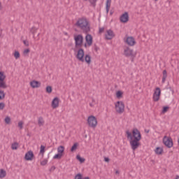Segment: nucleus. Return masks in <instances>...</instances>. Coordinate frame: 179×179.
Listing matches in <instances>:
<instances>
[{
    "label": "nucleus",
    "instance_id": "nucleus-25",
    "mask_svg": "<svg viewBox=\"0 0 179 179\" xmlns=\"http://www.w3.org/2000/svg\"><path fill=\"white\" fill-rule=\"evenodd\" d=\"M18 146H19V143H13L12 145H11V149L13 150H17V148H18Z\"/></svg>",
    "mask_w": 179,
    "mask_h": 179
},
{
    "label": "nucleus",
    "instance_id": "nucleus-32",
    "mask_svg": "<svg viewBox=\"0 0 179 179\" xmlns=\"http://www.w3.org/2000/svg\"><path fill=\"white\" fill-rule=\"evenodd\" d=\"M110 7H111V3H106V13H108V12H110Z\"/></svg>",
    "mask_w": 179,
    "mask_h": 179
},
{
    "label": "nucleus",
    "instance_id": "nucleus-3",
    "mask_svg": "<svg viewBox=\"0 0 179 179\" xmlns=\"http://www.w3.org/2000/svg\"><path fill=\"white\" fill-rule=\"evenodd\" d=\"M76 57L77 59H78V61H80V62H83L85 61L87 64H88V65H90L92 63V57L90 55H85V50L83 48L78 49Z\"/></svg>",
    "mask_w": 179,
    "mask_h": 179
},
{
    "label": "nucleus",
    "instance_id": "nucleus-37",
    "mask_svg": "<svg viewBox=\"0 0 179 179\" xmlns=\"http://www.w3.org/2000/svg\"><path fill=\"white\" fill-rule=\"evenodd\" d=\"M47 163H48V160L44 159L42 162H41V166H45L47 164Z\"/></svg>",
    "mask_w": 179,
    "mask_h": 179
},
{
    "label": "nucleus",
    "instance_id": "nucleus-31",
    "mask_svg": "<svg viewBox=\"0 0 179 179\" xmlns=\"http://www.w3.org/2000/svg\"><path fill=\"white\" fill-rule=\"evenodd\" d=\"M46 93L50 94L52 93V87L48 85L46 87Z\"/></svg>",
    "mask_w": 179,
    "mask_h": 179
},
{
    "label": "nucleus",
    "instance_id": "nucleus-38",
    "mask_svg": "<svg viewBox=\"0 0 179 179\" xmlns=\"http://www.w3.org/2000/svg\"><path fill=\"white\" fill-rule=\"evenodd\" d=\"M5 108V103L1 102L0 103V110H3Z\"/></svg>",
    "mask_w": 179,
    "mask_h": 179
},
{
    "label": "nucleus",
    "instance_id": "nucleus-9",
    "mask_svg": "<svg viewBox=\"0 0 179 179\" xmlns=\"http://www.w3.org/2000/svg\"><path fill=\"white\" fill-rule=\"evenodd\" d=\"M124 54L125 57H131V62H134V59L136 55L135 53H134V50L127 47L124 50Z\"/></svg>",
    "mask_w": 179,
    "mask_h": 179
},
{
    "label": "nucleus",
    "instance_id": "nucleus-28",
    "mask_svg": "<svg viewBox=\"0 0 179 179\" xmlns=\"http://www.w3.org/2000/svg\"><path fill=\"white\" fill-rule=\"evenodd\" d=\"M5 92H3V90H0V100H3V99H5Z\"/></svg>",
    "mask_w": 179,
    "mask_h": 179
},
{
    "label": "nucleus",
    "instance_id": "nucleus-26",
    "mask_svg": "<svg viewBox=\"0 0 179 179\" xmlns=\"http://www.w3.org/2000/svg\"><path fill=\"white\" fill-rule=\"evenodd\" d=\"M78 143H75L71 148V152H75L78 149Z\"/></svg>",
    "mask_w": 179,
    "mask_h": 179
},
{
    "label": "nucleus",
    "instance_id": "nucleus-40",
    "mask_svg": "<svg viewBox=\"0 0 179 179\" xmlns=\"http://www.w3.org/2000/svg\"><path fill=\"white\" fill-rule=\"evenodd\" d=\"M75 179H82V175L80 173H78L76 176H75Z\"/></svg>",
    "mask_w": 179,
    "mask_h": 179
},
{
    "label": "nucleus",
    "instance_id": "nucleus-36",
    "mask_svg": "<svg viewBox=\"0 0 179 179\" xmlns=\"http://www.w3.org/2000/svg\"><path fill=\"white\" fill-rule=\"evenodd\" d=\"M4 121L6 124H10V117L9 116L6 117Z\"/></svg>",
    "mask_w": 179,
    "mask_h": 179
},
{
    "label": "nucleus",
    "instance_id": "nucleus-8",
    "mask_svg": "<svg viewBox=\"0 0 179 179\" xmlns=\"http://www.w3.org/2000/svg\"><path fill=\"white\" fill-rule=\"evenodd\" d=\"M163 143L169 149H170L171 148H173V145H174L173 143V138H171V137H168L167 136H164Z\"/></svg>",
    "mask_w": 179,
    "mask_h": 179
},
{
    "label": "nucleus",
    "instance_id": "nucleus-4",
    "mask_svg": "<svg viewBox=\"0 0 179 179\" xmlns=\"http://www.w3.org/2000/svg\"><path fill=\"white\" fill-rule=\"evenodd\" d=\"M115 107L118 114H122L125 110V104H124V102L122 101H117L115 104Z\"/></svg>",
    "mask_w": 179,
    "mask_h": 179
},
{
    "label": "nucleus",
    "instance_id": "nucleus-27",
    "mask_svg": "<svg viewBox=\"0 0 179 179\" xmlns=\"http://www.w3.org/2000/svg\"><path fill=\"white\" fill-rule=\"evenodd\" d=\"M76 159L78 160V162H80V163H85V158L80 157V155H77Z\"/></svg>",
    "mask_w": 179,
    "mask_h": 179
},
{
    "label": "nucleus",
    "instance_id": "nucleus-10",
    "mask_svg": "<svg viewBox=\"0 0 179 179\" xmlns=\"http://www.w3.org/2000/svg\"><path fill=\"white\" fill-rule=\"evenodd\" d=\"M162 94V90H160V87H156L155 90L154 91L153 94V101H159L160 100V96Z\"/></svg>",
    "mask_w": 179,
    "mask_h": 179
},
{
    "label": "nucleus",
    "instance_id": "nucleus-15",
    "mask_svg": "<svg viewBox=\"0 0 179 179\" xmlns=\"http://www.w3.org/2000/svg\"><path fill=\"white\" fill-rule=\"evenodd\" d=\"M30 86H31V87H32V89H37V88L41 87V83L34 80L30 82Z\"/></svg>",
    "mask_w": 179,
    "mask_h": 179
},
{
    "label": "nucleus",
    "instance_id": "nucleus-24",
    "mask_svg": "<svg viewBox=\"0 0 179 179\" xmlns=\"http://www.w3.org/2000/svg\"><path fill=\"white\" fill-rule=\"evenodd\" d=\"M6 177V171L0 169V178H5Z\"/></svg>",
    "mask_w": 179,
    "mask_h": 179
},
{
    "label": "nucleus",
    "instance_id": "nucleus-13",
    "mask_svg": "<svg viewBox=\"0 0 179 179\" xmlns=\"http://www.w3.org/2000/svg\"><path fill=\"white\" fill-rule=\"evenodd\" d=\"M114 37H115V34H114V31H113V30L109 29L106 31L105 35L106 40H113Z\"/></svg>",
    "mask_w": 179,
    "mask_h": 179
},
{
    "label": "nucleus",
    "instance_id": "nucleus-49",
    "mask_svg": "<svg viewBox=\"0 0 179 179\" xmlns=\"http://www.w3.org/2000/svg\"><path fill=\"white\" fill-rule=\"evenodd\" d=\"M84 47H85V48H87V43H85V44H84Z\"/></svg>",
    "mask_w": 179,
    "mask_h": 179
},
{
    "label": "nucleus",
    "instance_id": "nucleus-5",
    "mask_svg": "<svg viewBox=\"0 0 179 179\" xmlns=\"http://www.w3.org/2000/svg\"><path fill=\"white\" fill-rule=\"evenodd\" d=\"M5 79H6V76L5 75V72L0 71V89H7L8 85L5 82Z\"/></svg>",
    "mask_w": 179,
    "mask_h": 179
},
{
    "label": "nucleus",
    "instance_id": "nucleus-22",
    "mask_svg": "<svg viewBox=\"0 0 179 179\" xmlns=\"http://www.w3.org/2000/svg\"><path fill=\"white\" fill-rule=\"evenodd\" d=\"M163 76H162V83H164L166 82V79L167 78V71L164 70L162 72Z\"/></svg>",
    "mask_w": 179,
    "mask_h": 179
},
{
    "label": "nucleus",
    "instance_id": "nucleus-19",
    "mask_svg": "<svg viewBox=\"0 0 179 179\" xmlns=\"http://www.w3.org/2000/svg\"><path fill=\"white\" fill-rule=\"evenodd\" d=\"M57 152H58V153H60L61 155H64V152H65V147H64L63 145H59L57 148Z\"/></svg>",
    "mask_w": 179,
    "mask_h": 179
},
{
    "label": "nucleus",
    "instance_id": "nucleus-56",
    "mask_svg": "<svg viewBox=\"0 0 179 179\" xmlns=\"http://www.w3.org/2000/svg\"><path fill=\"white\" fill-rule=\"evenodd\" d=\"M155 1H157V0H155Z\"/></svg>",
    "mask_w": 179,
    "mask_h": 179
},
{
    "label": "nucleus",
    "instance_id": "nucleus-6",
    "mask_svg": "<svg viewBox=\"0 0 179 179\" xmlns=\"http://www.w3.org/2000/svg\"><path fill=\"white\" fill-rule=\"evenodd\" d=\"M87 124L90 128H96V127H97V118L93 115L89 116L87 118Z\"/></svg>",
    "mask_w": 179,
    "mask_h": 179
},
{
    "label": "nucleus",
    "instance_id": "nucleus-2",
    "mask_svg": "<svg viewBox=\"0 0 179 179\" xmlns=\"http://www.w3.org/2000/svg\"><path fill=\"white\" fill-rule=\"evenodd\" d=\"M75 26L80 29L83 33L87 34L90 31V24L86 17H83L78 18V21L75 24Z\"/></svg>",
    "mask_w": 179,
    "mask_h": 179
},
{
    "label": "nucleus",
    "instance_id": "nucleus-48",
    "mask_svg": "<svg viewBox=\"0 0 179 179\" xmlns=\"http://www.w3.org/2000/svg\"><path fill=\"white\" fill-rule=\"evenodd\" d=\"M106 3H111V0H106Z\"/></svg>",
    "mask_w": 179,
    "mask_h": 179
},
{
    "label": "nucleus",
    "instance_id": "nucleus-45",
    "mask_svg": "<svg viewBox=\"0 0 179 179\" xmlns=\"http://www.w3.org/2000/svg\"><path fill=\"white\" fill-rule=\"evenodd\" d=\"M104 162H106V163H110V158H108V157H105V158H104Z\"/></svg>",
    "mask_w": 179,
    "mask_h": 179
},
{
    "label": "nucleus",
    "instance_id": "nucleus-41",
    "mask_svg": "<svg viewBox=\"0 0 179 179\" xmlns=\"http://www.w3.org/2000/svg\"><path fill=\"white\" fill-rule=\"evenodd\" d=\"M23 43L24 44V45H26V47H29V41H27V40H24Z\"/></svg>",
    "mask_w": 179,
    "mask_h": 179
},
{
    "label": "nucleus",
    "instance_id": "nucleus-33",
    "mask_svg": "<svg viewBox=\"0 0 179 179\" xmlns=\"http://www.w3.org/2000/svg\"><path fill=\"white\" fill-rule=\"evenodd\" d=\"M62 157V154L58 152L57 154H56L54 157L53 159H59Z\"/></svg>",
    "mask_w": 179,
    "mask_h": 179
},
{
    "label": "nucleus",
    "instance_id": "nucleus-43",
    "mask_svg": "<svg viewBox=\"0 0 179 179\" xmlns=\"http://www.w3.org/2000/svg\"><path fill=\"white\" fill-rule=\"evenodd\" d=\"M29 52H30V49H25L23 52V54H29Z\"/></svg>",
    "mask_w": 179,
    "mask_h": 179
},
{
    "label": "nucleus",
    "instance_id": "nucleus-16",
    "mask_svg": "<svg viewBox=\"0 0 179 179\" xmlns=\"http://www.w3.org/2000/svg\"><path fill=\"white\" fill-rule=\"evenodd\" d=\"M52 108H58L59 107V98L55 97L52 101Z\"/></svg>",
    "mask_w": 179,
    "mask_h": 179
},
{
    "label": "nucleus",
    "instance_id": "nucleus-39",
    "mask_svg": "<svg viewBox=\"0 0 179 179\" xmlns=\"http://www.w3.org/2000/svg\"><path fill=\"white\" fill-rule=\"evenodd\" d=\"M18 127H19L20 129H23V122H19Z\"/></svg>",
    "mask_w": 179,
    "mask_h": 179
},
{
    "label": "nucleus",
    "instance_id": "nucleus-50",
    "mask_svg": "<svg viewBox=\"0 0 179 179\" xmlns=\"http://www.w3.org/2000/svg\"><path fill=\"white\" fill-rule=\"evenodd\" d=\"M115 174H120V171H115Z\"/></svg>",
    "mask_w": 179,
    "mask_h": 179
},
{
    "label": "nucleus",
    "instance_id": "nucleus-17",
    "mask_svg": "<svg viewBox=\"0 0 179 179\" xmlns=\"http://www.w3.org/2000/svg\"><path fill=\"white\" fill-rule=\"evenodd\" d=\"M85 41L89 47L93 44V36L90 34H87L85 36Z\"/></svg>",
    "mask_w": 179,
    "mask_h": 179
},
{
    "label": "nucleus",
    "instance_id": "nucleus-34",
    "mask_svg": "<svg viewBox=\"0 0 179 179\" xmlns=\"http://www.w3.org/2000/svg\"><path fill=\"white\" fill-rule=\"evenodd\" d=\"M116 97H117V99H121V97H122V92L117 91L116 92Z\"/></svg>",
    "mask_w": 179,
    "mask_h": 179
},
{
    "label": "nucleus",
    "instance_id": "nucleus-53",
    "mask_svg": "<svg viewBox=\"0 0 179 179\" xmlns=\"http://www.w3.org/2000/svg\"><path fill=\"white\" fill-rule=\"evenodd\" d=\"M0 10H1V2H0Z\"/></svg>",
    "mask_w": 179,
    "mask_h": 179
},
{
    "label": "nucleus",
    "instance_id": "nucleus-52",
    "mask_svg": "<svg viewBox=\"0 0 179 179\" xmlns=\"http://www.w3.org/2000/svg\"><path fill=\"white\" fill-rule=\"evenodd\" d=\"M176 179H179V176H177Z\"/></svg>",
    "mask_w": 179,
    "mask_h": 179
},
{
    "label": "nucleus",
    "instance_id": "nucleus-30",
    "mask_svg": "<svg viewBox=\"0 0 179 179\" xmlns=\"http://www.w3.org/2000/svg\"><path fill=\"white\" fill-rule=\"evenodd\" d=\"M14 57H15V59H19V58H20V53L19 52V51H17V50L15 51Z\"/></svg>",
    "mask_w": 179,
    "mask_h": 179
},
{
    "label": "nucleus",
    "instance_id": "nucleus-12",
    "mask_svg": "<svg viewBox=\"0 0 179 179\" xmlns=\"http://www.w3.org/2000/svg\"><path fill=\"white\" fill-rule=\"evenodd\" d=\"M120 20L122 23H127L129 20V15L128 12L123 13L120 18Z\"/></svg>",
    "mask_w": 179,
    "mask_h": 179
},
{
    "label": "nucleus",
    "instance_id": "nucleus-54",
    "mask_svg": "<svg viewBox=\"0 0 179 179\" xmlns=\"http://www.w3.org/2000/svg\"><path fill=\"white\" fill-rule=\"evenodd\" d=\"M68 34V33H65V35L66 36Z\"/></svg>",
    "mask_w": 179,
    "mask_h": 179
},
{
    "label": "nucleus",
    "instance_id": "nucleus-46",
    "mask_svg": "<svg viewBox=\"0 0 179 179\" xmlns=\"http://www.w3.org/2000/svg\"><path fill=\"white\" fill-rule=\"evenodd\" d=\"M145 134H149V132H150V130L145 129Z\"/></svg>",
    "mask_w": 179,
    "mask_h": 179
},
{
    "label": "nucleus",
    "instance_id": "nucleus-21",
    "mask_svg": "<svg viewBox=\"0 0 179 179\" xmlns=\"http://www.w3.org/2000/svg\"><path fill=\"white\" fill-rule=\"evenodd\" d=\"M44 118H43V117H39L38 120V124L39 125V127H43V125H44Z\"/></svg>",
    "mask_w": 179,
    "mask_h": 179
},
{
    "label": "nucleus",
    "instance_id": "nucleus-42",
    "mask_svg": "<svg viewBox=\"0 0 179 179\" xmlns=\"http://www.w3.org/2000/svg\"><path fill=\"white\" fill-rule=\"evenodd\" d=\"M99 34H101V33H104V27H99Z\"/></svg>",
    "mask_w": 179,
    "mask_h": 179
},
{
    "label": "nucleus",
    "instance_id": "nucleus-18",
    "mask_svg": "<svg viewBox=\"0 0 179 179\" xmlns=\"http://www.w3.org/2000/svg\"><path fill=\"white\" fill-rule=\"evenodd\" d=\"M85 1H89L90 3V6H92L93 8H96V5L97 3L98 0H83Z\"/></svg>",
    "mask_w": 179,
    "mask_h": 179
},
{
    "label": "nucleus",
    "instance_id": "nucleus-1",
    "mask_svg": "<svg viewBox=\"0 0 179 179\" xmlns=\"http://www.w3.org/2000/svg\"><path fill=\"white\" fill-rule=\"evenodd\" d=\"M126 135L127 139H130V145L132 150H136L141 146V143L139 141L142 139V134L138 129H133L132 133L129 131H126Z\"/></svg>",
    "mask_w": 179,
    "mask_h": 179
},
{
    "label": "nucleus",
    "instance_id": "nucleus-51",
    "mask_svg": "<svg viewBox=\"0 0 179 179\" xmlns=\"http://www.w3.org/2000/svg\"><path fill=\"white\" fill-rule=\"evenodd\" d=\"M113 13H114V12H113V10H110V15H113Z\"/></svg>",
    "mask_w": 179,
    "mask_h": 179
},
{
    "label": "nucleus",
    "instance_id": "nucleus-23",
    "mask_svg": "<svg viewBox=\"0 0 179 179\" xmlns=\"http://www.w3.org/2000/svg\"><path fill=\"white\" fill-rule=\"evenodd\" d=\"M155 153H156V155H162L163 154V148H162L160 147L156 148Z\"/></svg>",
    "mask_w": 179,
    "mask_h": 179
},
{
    "label": "nucleus",
    "instance_id": "nucleus-29",
    "mask_svg": "<svg viewBox=\"0 0 179 179\" xmlns=\"http://www.w3.org/2000/svg\"><path fill=\"white\" fill-rule=\"evenodd\" d=\"M45 152V146L41 145V150H40L41 155H42V156H44Z\"/></svg>",
    "mask_w": 179,
    "mask_h": 179
},
{
    "label": "nucleus",
    "instance_id": "nucleus-7",
    "mask_svg": "<svg viewBox=\"0 0 179 179\" xmlns=\"http://www.w3.org/2000/svg\"><path fill=\"white\" fill-rule=\"evenodd\" d=\"M75 47H82L83 44V36L82 34L76 35L74 36Z\"/></svg>",
    "mask_w": 179,
    "mask_h": 179
},
{
    "label": "nucleus",
    "instance_id": "nucleus-11",
    "mask_svg": "<svg viewBox=\"0 0 179 179\" xmlns=\"http://www.w3.org/2000/svg\"><path fill=\"white\" fill-rule=\"evenodd\" d=\"M124 41L130 47H134V45L136 44V41H135V38H134V36H128L126 39L124 38Z\"/></svg>",
    "mask_w": 179,
    "mask_h": 179
},
{
    "label": "nucleus",
    "instance_id": "nucleus-35",
    "mask_svg": "<svg viewBox=\"0 0 179 179\" xmlns=\"http://www.w3.org/2000/svg\"><path fill=\"white\" fill-rule=\"evenodd\" d=\"M169 106H164L162 108V113L164 114L169 111Z\"/></svg>",
    "mask_w": 179,
    "mask_h": 179
},
{
    "label": "nucleus",
    "instance_id": "nucleus-14",
    "mask_svg": "<svg viewBox=\"0 0 179 179\" xmlns=\"http://www.w3.org/2000/svg\"><path fill=\"white\" fill-rule=\"evenodd\" d=\"M24 159L27 162H30V161L33 160V159H34V153H33V151H31V150L28 151L25 154Z\"/></svg>",
    "mask_w": 179,
    "mask_h": 179
},
{
    "label": "nucleus",
    "instance_id": "nucleus-20",
    "mask_svg": "<svg viewBox=\"0 0 179 179\" xmlns=\"http://www.w3.org/2000/svg\"><path fill=\"white\" fill-rule=\"evenodd\" d=\"M38 30V28H36V27H32L30 29V33L33 34V37L34 38L35 34L37 33V31Z\"/></svg>",
    "mask_w": 179,
    "mask_h": 179
},
{
    "label": "nucleus",
    "instance_id": "nucleus-55",
    "mask_svg": "<svg viewBox=\"0 0 179 179\" xmlns=\"http://www.w3.org/2000/svg\"><path fill=\"white\" fill-rule=\"evenodd\" d=\"M40 36V34H38V36Z\"/></svg>",
    "mask_w": 179,
    "mask_h": 179
},
{
    "label": "nucleus",
    "instance_id": "nucleus-44",
    "mask_svg": "<svg viewBox=\"0 0 179 179\" xmlns=\"http://www.w3.org/2000/svg\"><path fill=\"white\" fill-rule=\"evenodd\" d=\"M99 50H100V48L96 45H94V51H96V52H97V51H99Z\"/></svg>",
    "mask_w": 179,
    "mask_h": 179
},
{
    "label": "nucleus",
    "instance_id": "nucleus-47",
    "mask_svg": "<svg viewBox=\"0 0 179 179\" xmlns=\"http://www.w3.org/2000/svg\"><path fill=\"white\" fill-rule=\"evenodd\" d=\"M51 170H53V171L55 170V166H52V167L50 168V171H51Z\"/></svg>",
    "mask_w": 179,
    "mask_h": 179
}]
</instances>
